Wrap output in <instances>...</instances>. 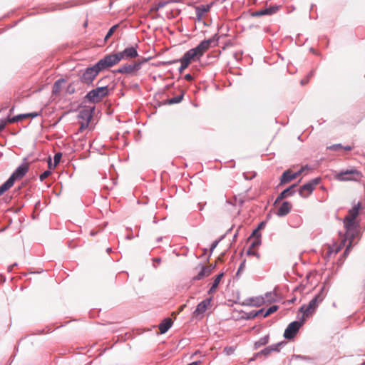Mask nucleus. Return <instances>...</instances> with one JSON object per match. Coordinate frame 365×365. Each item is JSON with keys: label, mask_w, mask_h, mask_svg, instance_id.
<instances>
[{"label": "nucleus", "mask_w": 365, "mask_h": 365, "mask_svg": "<svg viewBox=\"0 0 365 365\" xmlns=\"http://www.w3.org/2000/svg\"><path fill=\"white\" fill-rule=\"evenodd\" d=\"M212 43H215L214 38L202 41L197 46L186 51L181 58L163 61L161 63L168 66L180 62L181 65L178 68V71L180 73H182V71L189 66L192 61H195V58L200 59V58L203 56L204 53L211 47Z\"/></svg>", "instance_id": "obj_1"}, {"label": "nucleus", "mask_w": 365, "mask_h": 365, "mask_svg": "<svg viewBox=\"0 0 365 365\" xmlns=\"http://www.w3.org/2000/svg\"><path fill=\"white\" fill-rule=\"evenodd\" d=\"M108 68H110V66L104 56L94 65L81 71V73L78 75L79 79L82 83L91 86L99 73Z\"/></svg>", "instance_id": "obj_2"}, {"label": "nucleus", "mask_w": 365, "mask_h": 365, "mask_svg": "<svg viewBox=\"0 0 365 365\" xmlns=\"http://www.w3.org/2000/svg\"><path fill=\"white\" fill-rule=\"evenodd\" d=\"M138 45L125 48L123 51L117 52L115 53H110L106 55L105 57L108 61L110 66L118 63L123 58H134L138 56L137 51Z\"/></svg>", "instance_id": "obj_3"}, {"label": "nucleus", "mask_w": 365, "mask_h": 365, "mask_svg": "<svg viewBox=\"0 0 365 365\" xmlns=\"http://www.w3.org/2000/svg\"><path fill=\"white\" fill-rule=\"evenodd\" d=\"M109 93V88L108 86H99L86 93L83 97V102H89L92 103H99L104 98L108 96Z\"/></svg>", "instance_id": "obj_4"}, {"label": "nucleus", "mask_w": 365, "mask_h": 365, "mask_svg": "<svg viewBox=\"0 0 365 365\" xmlns=\"http://www.w3.org/2000/svg\"><path fill=\"white\" fill-rule=\"evenodd\" d=\"M344 225L346 230V232L345 239L342 242L343 245H344V241L346 240H354L356 235H357V225L356 223V219L347 216L345 217L344 219Z\"/></svg>", "instance_id": "obj_5"}, {"label": "nucleus", "mask_w": 365, "mask_h": 365, "mask_svg": "<svg viewBox=\"0 0 365 365\" xmlns=\"http://www.w3.org/2000/svg\"><path fill=\"white\" fill-rule=\"evenodd\" d=\"M305 319L302 316L299 321H293L289 324L287 327L285 329L283 336L288 340L293 339L297 334L299 329L304 324Z\"/></svg>", "instance_id": "obj_6"}, {"label": "nucleus", "mask_w": 365, "mask_h": 365, "mask_svg": "<svg viewBox=\"0 0 365 365\" xmlns=\"http://www.w3.org/2000/svg\"><path fill=\"white\" fill-rule=\"evenodd\" d=\"M361 178V172L355 168L342 170L336 174V179L339 181H356Z\"/></svg>", "instance_id": "obj_7"}, {"label": "nucleus", "mask_w": 365, "mask_h": 365, "mask_svg": "<svg viewBox=\"0 0 365 365\" xmlns=\"http://www.w3.org/2000/svg\"><path fill=\"white\" fill-rule=\"evenodd\" d=\"M29 167L26 163H21L11 173L10 177L6 181L11 187H12L16 180H20L25 176L29 171Z\"/></svg>", "instance_id": "obj_8"}, {"label": "nucleus", "mask_w": 365, "mask_h": 365, "mask_svg": "<svg viewBox=\"0 0 365 365\" xmlns=\"http://www.w3.org/2000/svg\"><path fill=\"white\" fill-rule=\"evenodd\" d=\"M322 179L321 178H315L300 187L299 189V195L304 198H307L311 195L314 189V187L319 184Z\"/></svg>", "instance_id": "obj_9"}, {"label": "nucleus", "mask_w": 365, "mask_h": 365, "mask_svg": "<svg viewBox=\"0 0 365 365\" xmlns=\"http://www.w3.org/2000/svg\"><path fill=\"white\" fill-rule=\"evenodd\" d=\"M297 186V184L294 183L289 186L288 187L285 188L284 190H282L277 197L274 202V205H276L278 204L280 201L282 200L293 196L296 192V187Z\"/></svg>", "instance_id": "obj_10"}, {"label": "nucleus", "mask_w": 365, "mask_h": 365, "mask_svg": "<svg viewBox=\"0 0 365 365\" xmlns=\"http://www.w3.org/2000/svg\"><path fill=\"white\" fill-rule=\"evenodd\" d=\"M81 107L82 109L79 111L78 118L82 119L83 121L90 122L95 111V106L90 107L85 106Z\"/></svg>", "instance_id": "obj_11"}, {"label": "nucleus", "mask_w": 365, "mask_h": 365, "mask_svg": "<svg viewBox=\"0 0 365 365\" xmlns=\"http://www.w3.org/2000/svg\"><path fill=\"white\" fill-rule=\"evenodd\" d=\"M140 70V63L124 64L113 71V73L130 74Z\"/></svg>", "instance_id": "obj_12"}, {"label": "nucleus", "mask_w": 365, "mask_h": 365, "mask_svg": "<svg viewBox=\"0 0 365 365\" xmlns=\"http://www.w3.org/2000/svg\"><path fill=\"white\" fill-rule=\"evenodd\" d=\"M211 300L212 298L210 297L206 298L202 302H200L197 305L195 310L192 313L193 317H197L199 315L203 314L206 312L208 306L210 305Z\"/></svg>", "instance_id": "obj_13"}, {"label": "nucleus", "mask_w": 365, "mask_h": 365, "mask_svg": "<svg viewBox=\"0 0 365 365\" xmlns=\"http://www.w3.org/2000/svg\"><path fill=\"white\" fill-rule=\"evenodd\" d=\"M216 267V264H210L208 267L202 266L200 272L195 277H192L193 281H199L202 279L204 277L209 276L212 270Z\"/></svg>", "instance_id": "obj_14"}, {"label": "nucleus", "mask_w": 365, "mask_h": 365, "mask_svg": "<svg viewBox=\"0 0 365 365\" xmlns=\"http://www.w3.org/2000/svg\"><path fill=\"white\" fill-rule=\"evenodd\" d=\"M217 26L219 24H217ZM230 24H220V26L218 27L217 26V29H218V33L217 34H215L212 38H214V40H215V43H212L211 44V46H215L217 43V39H215V36L219 34L220 36H232L231 34H229L228 32L230 31V30L231 29V27L229 26Z\"/></svg>", "instance_id": "obj_15"}, {"label": "nucleus", "mask_w": 365, "mask_h": 365, "mask_svg": "<svg viewBox=\"0 0 365 365\" xmlns=\"http://www.w3.org/2000/svg\"><path fill=\"white\" fill-rule=\"evenodd\" d=\"M279 8L277 6H270L269 8H265L260 9L259 11H256L252 13V16H261L264 15H272L275 14L278 11Z\"/></svg>", "instance_id": "obj_16"}, {"label": "nucleus", "mask_w": 365, "mask_h": 365, "mask_svg": "<svg viewBox=\"0 0 365 365\" xmlns=\"http://www.w3.org/2000/svg\"><path fill=\"white\" fill-rule=\"evenodd\" d=\"M292 207V206L289 202L284 201L279 207L277 212V215L279 217L286 216L290 212Z\"/></svg>", "instance_id": "obj_17"}, {"label": "nucleus", "mask_w": 365, "mask_h": 365, "mask_svg": "<svg viewBox=\"0 0 365 365\" xmlns=\"http://www.w3.org/2000/svg\"><path fill=\"white\" fill-rule=\"evenodd\" d=\"M294 179H296V175L293 174V172L291 170L288 169L284 171L280 176L279 185L288 183Z\"/></svg>", "instance_id": "obj_18"}, {"label": "nucleus", "mask_w": 365, "mask_h": 365, "mask_svg": "<svg viewBox=\"0 0 365 365\" xmlns=\"http://www.w3.org/2000/svg\"><path fill=\"white\" fill-rule=\"evenodd\" d=\"M173 321L170 318H165L159 324V330L161 334L166 333L172 327Z\"/></svg>", "instance_id": "obj_19"}, {"label": "nucleus", "mask_w": 365, "mask_h": 365, "mask_svg": "<svg viewBox=\"0 0 365 365\" xmlns=\"http://www.w3.org/2000/svg\"><path fill=\"white\" fill-rule=\"evenodd\" d=\"M263 312H264V308H262L258 310H252L251 312H245L242 316V318L245 320L253 319L255 317L259 316Z\"/></svg>", "instance_id": "obj_20"}, {"label": "nucleus", "mask_w": 365, "mask_h": 365, "mask_svg": "<svg viewBox=\"0 0 365 365\" xmlns=\"http://www.w3.org/2000/svg\"><path fill=\"white\" fill-rule=\"evenodd\" d=\"M210 6L209 5H202L196 7L197 20L198 21H202V17L207 11H209Z\"/></svg>", "instance_id": "obj_21"}, {"label": "nucleus", "mask_w": 365, "mask_h": 365, "mask_svg": "<svg viewBox=\"0 0 365 365\" xmlns=\"http://www.w3.org/2000/svg\"><path fill=\"white\" fill-rule=\"evenodd\" d=\"M223 276H224L223 272H222L219 273L217 275H216L212 286L210 287V288L209 289V290L207 292L209 294H212L216 291Z\"/></svg>", "instance_id": "obj_22"}, {"label": "nucleus", "mask_w": 365, "mask_h": 365, "mask_svg": "<svg viewBox=\"0 0 365 365\" xmlns=\"http://www.w3.org/2000/svg\"><path fill=\"white\" fill-rule=\"evenodd\" d=\"M184 95H185V91L183 90H180V95L166 100V101L164 103V104L172 105V104L179 103L183 100Z\"/></svg>", "instance_id": "obj_23"}, {"label": "nucleus", "mask_w": 365, "mask_h": 365, "mask_svg": "<svg viewBox=\"0 0 365 365\" xmlns=\"http://www.w3.org/2000/svg\"><path fill=\"white\" fill-rule=\"evenodd\" d=\"M319 304L320 302L318 301V299H317V298L314 297L313 299L310 300L308 305L307 306L305 312L310 313L314 312Z\"/></svg>", "instance_id": "obj_24"}, {"label": "nucleus", "mask_w": 365, "mask_h": 365, "mask_svg": "<svg viewBox=\"0 0 365 365\" xmlns=\"http://www.w3.org/2000/svg\"><path fill=\"white\" fill-rule=\"evenodd\" d=\"M38 115H39L38 112H32V113H24V114H19V115H15L16 118H14V120H16V122H19V121H21L27 118H34Z\"/></svg>", "instance_id": "obj_25"}, {"label": "nucleus", "mask_w": 365, "mask_h": 365, "mask_svg": "<svg viewBox=\"0 0 365 365\" xmlns=\"http://www.w3.org/2000/svg\"><path fill=\"white\" fill-rule=\"evenodd\" d=\"M269 335L261 337L259 340L256 341L254 344V349H258L259 347L264 346L269 343Z\"/></svg>", "instance_id": "obj_26"}, {"label": "nucleus", "mask_w": 365, "mask_h": 365, "mask_svg": "<svg viewBox=\"0 0 365 365\" xmlns=\"http://www.w3.org/2000/svg\"><path fill=\"white\" fill-rule=\"evenodd\" d=\"M65 81L64 78H60L57 80L53 86L52 93L55 96H58L61 91V83Z\"/></svg>", "instance_id": "obj_27"}, {"label": "nucleus", "mask_w": 365, "mask_h": 365, "mask_svg": "<svg viewBox=\"0 0 365 365\" xmlns=\"http://www.w3.org/2000/svg\"><path fill=\"white\" fill-rule=\"evenodd\" d=\"M361 206V202H358L351 209L349 210V215L347 217L356 219L359 213V209Z\"/></svg>", "instance_id": "obj_28"}, {"label": "nucleus", "mask_w": 365, "mask_h": 365, "mask_svg": "<svg viewBox=\"0 0 365 365\" xmlns=\"http://www.w3.org/2000/svg\"><path fill=\"white\" fill-rule=\"evenodd\" d=\"M168 4H162L158 6V8L156 10V12L158 13V16H160L162 17V19L163 21H166L165 18L163 17V14L166 11L167 17L169 19V14L167 9Z\"/></svg>", "instance_id": "obj_29"}, {"label": "nucleus", "mask_w": 365, "mask_h": 365, "mask_svg": "<svg viewBox=\"0 0 365 365\" xmlns=\"http://www.w3.org/2000/svg\"><path fill=\"white\" fill-rule=\"evenodd\" d=\"M279 309V307L277 305H272L271 307H269L267 309H264V312L262 314H261L260 315L262 316L263 318H265L268 316H269L270 314L274 313L275 312H277Z\"/></svg>", "instance_id": "obj_30"}, {"label": "nucleus", "mask_w": 365, "mask_h": 365, "mask_svg": "<svg viewBox=\"0 0 365 365\" xmlns=\"http://www.w3.org/2000/svg\"><path fill=\"white\" fill-rule=\"evenodd\" d=\"M120 24H114L107 32L104 36L103 42L106 43L108 39L113 35L116 29L118 28Z\"/></svg>", "instance_id": "obj_31"}, {"label": "nucleus", "mask_w": 365, "mask_h": 365, "mask_svg": "<svg viewBox=\"0 0 365 365\" xmlns=\"http://www.w3.org/2000/svg\"><path fill=\"white\" fill-rule=\"evenodd\" d=\"M251 301H252L251 305L253 307H261L265 302L264 299L261 297L252 298Z\"/></svg>", "instance_id": "obj_32"}, {"label": "nucleus", "mask_w": 365, "mask_h": 365, "mask_svg": "<svg viewBox=\"0 0 365 365\" xmlns=\"http://www.w3.org/2000/svg\"><path fill=\"white\" fill-rule=\"evenodd\" d=\"M326 294L325 286L324 285L320 288L319 292L314 296V297L321 303L325 298Z\"/></svg>", "instance_id": "obj_33"}, {"label": "nucleus", "mask_w": 365, "mask_h": 365, "mask_svg": "<svg viewBox=\"0 0 365 365\" xmlns=\"http://www.w3.org/2000/svg\"><path fill=\"white\" fill-rule=\"evenodd\" d=\"M286 343H287L286 341H282L278 342L277 344H272L270 346H268V347L269 348L271 353L273 352V351L279 352V347L284 346V344H286Z\"/></svg>", "instance_id": "obj_34"}, {"label": "nucleus", "mask_w": 365, "mask_h": 365, "mask_svg": "<svg viewBox=\"0 0 365 365\" xmlns=\"http://www.w3.org/2000/svg\"><path fill=\"white\" fill-rule=\"evenodd\" d=\"M265 302L269 303L275 302L277 301L276 299V293L275 292H267L265 294V298H264Z\"/></svg>", "instance_id": "obj_35"}, {"label": "nucleus", "mask_w": 365, "mask_h": 365, "mask_svg": "<svg viewBox=\"0 0 365 365\" xmlns=\"http://www.w3.org/2000/svg\"><path fill=\"white\" fill-rule=\"evenodd\" d=\"M270 354H271L270 349L268 346H267L264 349H263L262 350H261L260 351L255 353V356H267Z\"/></svg>", "instance_id": "obj_36"}, {"label": "nucleus", "mask_w": 365, "mask_h": 365, "mask_svg": "<svg viewBox=\"0 0 365 365\" xmlns=\"http://www.w3.org/2000/svg\"><path fill=\"white\" fill-rule=\"evenodd\" d=\"M261 232L259 230H258L257 229H255L253 230L252 234L250 235V236L248 237V240L251 238H254V239H261Z\"/></svg>", "instance_id": "obj_37"}, {"label": "nucleus", "mask_w": 365, "mask_h": 365, "mask_svg": "<svg viewBox=\"0 0 365 365\" xmlns=\"http://www.w3.org/2000/svg\"><path fill=\"white\" fill-rule=\"evenodd\" d=\"M245 263L246 260L244 259L240 264L239 268L237 271V273L235 274V278L238 279L240 276V273L245 269Z\"/></svg>", "instance_id": "obj_38"}, {"label": "nucleus", "mask_w": 365, "mask_h": 365, "mask_svg": "<svg viewBox=\"0 0 365 365\" xmlns=\"http://www.w3.org/2000/svg\"><path fill=\"white\" fill-rule=\"evenodd\" d=\"M62 158V153L61 152L56 153L53 156V167L57 166L59 164Z\"/></svg>", "instance_id": "obj_39"}, {"label": "nucleus", "mask_w": 365, "mask_h": 365, "mask_svg": "<svg viewBox=\"0 0 365 365\" xmlns=\"http://www.w3.org/2000/svg\"><path fill=\"white\" fill-rule=\"evenodd\" d=\"M11 187L6 182H4L1 186H0V196L3 195L6 191L9 190Z\"/></svg>", "instance_id": "obj_40"}, {"label": "nucleus", "mask_w": 365, "mask_h": 365, "mask_svg": "<svg viewBox=\"0 0 365 365\" xmlns=\"http://www.w3.org/2000/svg\"><path fill=\"white\" fill-rule=\"evenodd\" d=\"M262 244V239H254L248 249H254L259 247Z\"/></svg>", "instance_id": "obj_41"}, {"label": "nucleus", "mask_w": 365, "mask_h": 365, "mask_svg": "<svg viewBox=\"0 0 365 365\" xmlns=\"http://www.w3.org/2000/svg\"><path fill=\"white\" fill-rule=\"evenodd\" d=\"M235 351V348L234 346H226L223 349V352L226 354V355H231L232 354H234Z\"/></svg>", "instance_id": "obj_42"}, {"label": "nucleus", "mask_w": 365, "mask_h": 365, "mask_svg": "<svg viewBox=\"0 0 365 365\" xmlns=\"http://www.w3.org/2000/svg\"><path fill=\"white\" fill-rule=\"evenodd\" d=\"M74 82L69 83L66 88V93L71 95L76 92L75 87L73 86Z\"/></svg>", "instance_id": "obj_43"}, {"label": "nucleus", "mask_w": 365, "mask_h": 365, "mask_svg": "<svg viewBox=\"0 0 365 365\" xmlns=\"http://www.w3.org/2000/svg\"><path fill=\"white\" fill-rule=\"evenodd\" d=\"M51 174V172L49 170L43 171L40 175L39 179L41 181H43L46 178H47Z\"/></svg>", "instance_id": "obj_44"}, {"label": "nucleus", "mask_w": 365, "mask_h": 365, "mask_svg": "<svg viewBox=\"0 0 365 365\" xmlns=\"http://www.w3.org/2000/svg\"><path fill=\"white\" fill-rule=\"evenodd\" d=\"M247 255L248 256H254L257 259H259L260 258V255L259 252H255V251H253L251 249H248L247 250V252H246Z\"/></svg>", "instance_id": "obj_45"}, {"label": "nucleus", "mask_w": 365, "mask_h": 365, "mask_svg": "<svg viewBox=\"0 0 365 365\" xmlns=\"http://www.w3.org/2000/svg\"><path fill=\"white\" fill-rule=\"evenodd\" d=\"M293 358L296 359H302L306 361H311L312 359L309 356H304V355H298V354H294L292 356Z\"/></svg>", "instance_id": "obj_46"}, {"label": "nucleus", "mask_w": 365, "mask_h": 365, "mask_svg": "<svg viewBox=\"0 0 365 365\" xmlns=\"http://www.w3.org/2000/svg\"><path fill=\"white\" fill-rule=\"evenodd\" d=\"M219 244V240H215L212 242L211 245H210V253L209 255V257L208 258L211 256L213 250L217 247V246Z\"/></svg>", "instance_id": "obj_47"}, {"label": "nucleus", "mask_w": 365, "mask_h": 365, "mask_svg": "<svg viewBox=\"0 0 365 365\" xmlns=\"http://www.w3.org/2000/svg\"><path fill=\"white\" fill-rule=\"evenodd\" d=\"M343 148V145L341 143L334 144L329 147H327L328 149L331 150H338L339 149H341Z\"/></svg>", "instance_id": "obj_48"}, {"label": "nucleus", "mask_w": 365, "mask_h": 365, "mask_svg": "<svg viewBox=\"0 0 365 365\" xmlns=\"http://www.w3.org/2000/svg\"><path fill=\"white\" fill-rule=\"evenodd\" d=\"M306 305L305 304H303L299 309V312H302L303 313V315L304 316V319H305V317H308L309 315L311 314L310 312H305V309H306Z\"/></svg>", "instance_id": "obj_49"}, {"label": "nucleus", "mask_w": 365, "mask_h": 365, "mask_svg": "<svg viewBox=\"0 0 365 365\" xmlns=\"http://www.w3.org/2000/svg\"><path fill=\"white\" fill-rule=\"evenodd\" d=\"M150 59H151V57H148V58H142L141 60H139L138 61H135V63H140V69L142 67V65L144 63H146L147 61H148Z\"/></svg>", "instance_id": "obj_50"}, {"label": "nucleus", "mask_w": 365, "mask_h": 365, "mask_svg": "<svg viewBox=\"0 0 365 365\" xmlns=\"http://www.w3.org/2000/svg\"><path fill=\"white\" fill-rule=\"evenodd\" d=\"M14 118H16L15 116H13V117H10V116H7L5 119H4L5 121H6V123H16V120H14Z\"/></svg>", "instance_id": "obj_51"}, {"label": "nucleus", "mask_w": 365, "mask_h": 365, "mask_svg": "<svg viewBox=\"0 0 365 365\" xmlns=\"http://www.w3.org/2000/svg\"><path fill=\"white\" fill-rule=\"evenodd\" d=\"M266 224H267V220H263L261 222H259V224L257 225L256 229H257L258 230L260 231L261 230H262L265 227Z\"/></svg>", "instance_id": "obj_52"}, {"label": "nucleus", "mask_w": 365, "mask_h": 365, "mask_svg": "<svg viewBox=\"0 0 365 365\" xmlns=\"http://www.w3.org/2000/svg\"><path fill=\"white\" fill-rule=\"evenodd\" d=\"M348 240L349 241V245L346 246V249H345V250L344 252V255H346L349 254V249L351 247V244H352L354 240Z\"/></svg>", "instance_id": "obj_53"}, {"label": "nucleus", "mask_w": 365, "mask_h": 365, "mask_svg": "<svg viewBox=\"0 0 365 365\" xmlns=\"http://www.w3.org/2000/svg\"><path fill=\"white\" fill-rule=\"evenodd\" d=\"M90 122L84 121L81 123L80 130L82 131L88 128Z\"/></svg>", "instance_id": "obj_54"}, {"label": "nucleus", "mask_w": 365, "mask_h": 365, "mask_svg": "<svg viewBox=\"0 0 365 365\" xmlns=\"http://www.w3.org/2000/svg\"><path fill=\"white\" fill-rule=\"evenodd\" d=\"M6 125V121L4 120H0V132H1Z\"/></svg>", "instance_id": "obj_55"}, {"label": "nucleus", "mask_w": 365, "mask_h": 365, "mask_svg": "<svg viewBox=\"0 0 365 365\" xmlns=\"http://www.w3.org/2000/svg\"><path fill=\"white\" fill-rule=\"evenodd\" d=\"M296 300H297L296 297H294L291 299H289V300H287L286 302H284V304L289 305V304H294Z\"/></svg>", "instance_id": "obj_56"}, {"label": "nucleus", "mask_w": 365, "mask_h": 365, "mask_svg": "<svg viewBox=\"0 0 365 365\" xmlns=\"http://www.w3.org/2000/svg\"><path fill=\"white\" fill-rule=\"evenodd\" d=\"M48 168L49 170L54 168L53 164H52L51 158L50 156L48 158Z\"/></svg>", "instance_id": "obj_57"}, {"label": "nucleus", "mask_w": 365, "mask_h": 365, "mask_svg": "<svg viewBox=\"0 0 365 365\" xmlns=\"http://www.w3.org/2000/svg\"><path fill=\"white\" fill-rule=\"evenodd\" d=\"M184 78L188 81H191L193 80L192 76L190 73H187L186 75H185Z\"/></svg>", "instance_id": "obj_58"}, {"label": "nucleus", "mask_w": 365, "mask_h": 365, "mask_svg": "<svg viewBox=\"0 0 365 365\" xmlns=\"http://www.w3.org/2000/svg\"><path fill=\"white\" fill-rule=\"evenodd\" d=\"M303 171H304V168H302L298 171L293 173V174L296 175V178H297L298 176H299L303 173Z\"/></svg>", "instance_id": "obj_59"}, {"label": "nucleus", "mask_w": 365, "mask_h": 365, "mask_svg": "<svg viewBox=\"0 0 365 365\" xmlns=\"http://www.w3.org/2000/svg\"><path fill=\"white\" fill-rule=\"evenodd\" d=\"M153 263H160L161 262V258L160 257H156V258H153Z\"/></svg>", "instance_id": "obj_60"}, {"label": "nucleus", "mask_w": 365, "mask_h": 365, "mask_svg": "<svg viewBox=\"0 0 365 365\" xmlns=\"http://www.w3.org/2000/svg\"><path fill=\"white\" fill-rule=\"evenodd\" d=\"M314 74V71H311L307 76V78L309 80L311 77H312Z\"/></svg>", "instance_id": "obj_61"}, {"label": "nucleus", "mask_w": 365, "mask_h": 365, "mask_svg": "<svg viewBox=\"0 0 365 365\" xmlns=\"http://www.w3.org/2000/svg\"><path fill=\"white\" fill-rule=\"evenodd\" d=\"M308 81H309V79L306 78L304 79L301 80L300 83L302 85H305L308 83Z\"/></svg>", "instance_id": "obj_62"}, {"label": "nucleus", "mask_w": 365, "mask_h": 365, "mask_svg": "<svg viewBox=\"0 0 365 365\" xmlns=\"http://www.w3.org/2000/svg\"><path fill=\"white\" fill-rule=\"evenodd\" d=\"M342 148H344L346 151H350V150H352V147L350 146V145H346V146H344V147L343 146Z\"/></svg>", "instance_id": "obj_63"}, {"label": "nucleus", "mask_w": 365, "mask_h": 365, "mask_svg": "<svg viewBox=\"0 0 365 365\" xmlns=\"http://www.w3.org/2000/svg\"><path fill=\"white\" fill-rule=\"evenodd\" d=\"M200 363V361H193V362L188 364V365H199Z\"/></svg>", "instance_id": "obj_64"}]
</instances>
